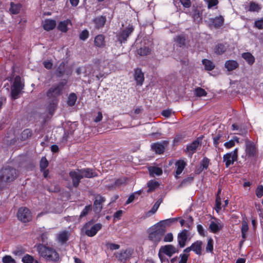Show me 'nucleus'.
I'll return each mask as SVG.
<instances>
[{"label": "nucleus", "instance_id": "nucleus-1", "mask_svg": "<svg viewBox=\"0 0 263 263\" xmlns=\"http://www.w3.org/2000/svg\"><path fill=\"white\" fill-rule=\"evenodd\" d=\"M36 251L40 257L47 261L56 262L60 259L58 253L52 247L40 243L36 246Z\"/></svg>", "mask_w": 263, "mask_h": 263}, {"label": "nucleus", "instance_id": "nucleus-2", "mask_svg": "<svg viewBox=\"0 0 263 263\" xmlns=\"http://www.w3.org/2000/svg\"><path fill=\"white\" fill-rule=\"evenodd\" d=\"M18 175L17 171L9 166L3 167L0 171V190L3 187V183L12 182Z\"/></svg>", "mask_w": 263, "mask_h": 263}, {"label": "nucleus", "instance_id": "nucleus-3", "mask_svg": "<svg viewBox=\"0 0 263 263\" xmlns=\"http://www.w3.org/2000/svg\"><path fill=\"white\" fill-rule=\"evenodd\" d=\"M165 232L166 229L156 227L155 224L149 230L148 239L156 247L160 242Z\"/></svg>", "mask_w": 263, "mask_h": 263}, {"label": "nucleus", "instance_id": "nucleus-4", "mask_svg": "<svg viewBox=\"0 0 263 263\" xmlns=\"http://www.w3.org/2000/svg\"><path fill=\"white\" fill-rule=\"evenodd\" d=\"M67 83L65 79L62 80L58 84H54L47 91V97L50 99H55L63 93L65 86Z\"/></svg>", "mask_w": 263, "mask_h": 263}, {"label": "nucleus", "instance_id": "nucleus-5", "mask_svg": "<svg viewBox=\"0 0 263 263\" xmlns=\"http://www.w3.org/2000/svg\"><path fill=\"white\" fill-rule=\"evenodd\" d=\"M92 221H89L86 223L82 228V230L85 234L89 237L95 236L102 227V224L100 223H96L92 226Z\"/></svg>", "mask_w": 263, "mask_h": 263}, {"label": "nucleus", "instance_id": "nucleus-6", "mask_svg": "<svg viewBox=\"0 0 263 263\" xmlns=\"http://www.w3.org/2000/svg\"><path fill=\"white\" fill-rule=\"evenodd\" d=\"M184 12L191 16L195 22L199 23L202 22V10L200 7L193 5L191 8V11L187 9Z\"/></svg>", "mask_w": 263, "mask_h": 263}, {"label": "nucleus", "instance_id": "nucleus-7", "mask_svg": "<svg viewBox=\"0 0 263 263\" xmlns=\"http://www.w3.org/2000/svg\"><path fill=\"white\" fill-rule=\"evenodd\" d=\"M134 30V26L133 25H129L125 29H123L117 34V40L120 44L125 43Z\"/></svg>", "mask_w": 263, "mask_h": 263}, {"label": "nucleus", "instance_id": "nucleus-8", "mask_svg": "<svg viewBox=\"0 0 263 263\" xmlns=\"http://www.w3.org/2000/svg\"><path fill=\"white\" fill-rule=\"evenodd\" d=\"M23 88V86L21 81V77L16 76L14 80L13 85L11 87V96L13 99L18 98L21 90Z\"/></svg>", "mask_w": 263, "mask_h": 263}, {"label": "nucleus", "instance_id": "nucleus-9", "mask_svg": "<svg viewBox=\"0 0 263 263\" xmlns=\"http://www.w3.org/2000/svg\"><path fill=\"white\" fill-rule=\"evenodd\" d=\"M238 158V148H236L231 152L228 153L223 156V162H225L226 167H229L230 165H233Z\"/></svg>", "mask_w": 263, "mask_h": 263}, {"label": "nucleus", "instance_id": "nucleus-10", "mask_svg": "<svg viewBox=\"0 0 263 263\" xmlns=\"http://www.w3.org/2000/svg\"><path fill=\"white\" fill-rule=\"evenodd\" d=\"M17 216L19 220L23 222L30 221L32 216L30 210L27 208H21L18 209Z\"/></svg>", "mask_w": 263, "mask_h": 263}, {"label": "nucleus", "instance_id": "nucleus-11", "mask_svg": "<svg viewBox=\"0 0 263 263\" xmlns=\"http://www.w3.org/2000/svg\"><path fill=\"white\" fill-rule=\"evenodd\" d=\"M159 251L170 257L175 253H177L178 250L177 248L172 245H166L161 246Z\"/></svg>", "mask_w": 263, "mask_h": 263}, {"label": "nucleus", "instance_id": "nucleus-12", "mask_svg": "<svg viewBox=\"0 0 263 263\" xmlns=\"http://www.w3.org/2000/svg\"><path fill=\"white\" fill-rule=\"evenodd\" d=\"M80 170H72L69 172V176L72 180V185L74 187H77L82 179V175L80 172Z\"/></svg>", "mask_w": 263, "mask_h": 263}, {"label": "nucleus", "instance_id": "nucleus-13", "mask_svg": "<svg viewBox=\"0 0 263 263\" xmlns=\"http://www.w3.org/2000/svg\"><path fill=\"white\" fill-rule=\"evenodd\" d=\"M246 152L249 157H254L256 155L257 149L254 142L249 140L246 141Z\"/></svg>", "mask_w": 263, "mask_h": 263}, {"label": "nucleus", "instance_id": "nucleus-14", "mask_svg": "<svg viewBox=\"0 0 263 263\" xmlns=\"http://www.w3.org/2000/svg\"><path fill=\"white\" fill-rule=\"evenodd\" d=\"M105 200V198L100 195H97L96 196L95 200L93 203V210L96 213H98L101 211L102 209V203Z\"/></svg>", "mask_w": 263, "mask_h": 263}, {"label": "nucleus", "instance_id": "nucleus-15", "mask_svg": "<svg viewBox=\"0 0 263 263\" xmlns=\"http://www.w3.org/2000/svg\"><path fill=\"white\" fill-rule=\"evenodd\" d=\"M167 143V142L165 141L162 142L154 143L151 145V148L156 154H162L164 152L165 146Z\"/></svg>", "mask_w": 263, "mask_h": 263}, {"label": "nucleus", "instance_id": "nucleus-16", "mask_svg": "<svg viewBox=\"0 0 263 263\" xmlns=\"http://www.w3.org/2000/svg\"><path fill=\"white\" fill-rule=\"evenodd\" d=\"M187 239V230L184 229L178 234L177 240L180 248H183L185 246Z\"/></svg>", "mask_w": 263, "mask_h": 263}, {"label": "nucleus", "instance_id": "nucleus-17", "mask_svg": "<svg viewBox=\"0 0 263 263\" xmlns=\"http://www.w3.org/2000/svg\"><path fill=\"white\" fill-rule=\"evenodd\" d=\"M80 172L81 174L82 179L83 178H90L97 176V173L93 171V170L90 168H85L79 169Z\"/></svg>", "mask_w": 263, "mask_h": 263}, {"label": "nucleus", "instance_id": "nucleus-18", "mask_svg": "<svg viewBox=\"0 0 263 263\" xmlns=\"http://www.w3.org/2000/svg\"><path fill=\"white\" fill-rule=\"evenodd\" d=\"M177 220V218H169L165 220H161L156 223L155 225L156 227L159 228H162V229H165L166 227L171 226L173 223Z\"/></svg>", "mask_w": 263, "mask_h": 263}, {"label": "nucleus", "instance_id": "nucleus-19", "mask_svg": "<svg viewBox=\"0 0 263 263\" xmlns=\"http://www.w3.org/2000/svg\"><path fill=\"white\" fill-rule=\"evenodd\" d=\"M134 78L137 85H142L144 80V73L140 68L135 70Z\"/></svg>", "mask_w": 263, "mask_h": 263}, {"label": "nucleus", "instance_id": "nucleus-20", "mask_svg": "<svg viewBox=\"0 0 263 263\" xmlns=\"http://www.w3.org/2000/svg\"><path fill=\"white\" fill-rule=\"evenodd\" d=\"M203 243L200 240H197L191 245V249L197 255H200L202 254Z\"/></svg>", "mask_w": 263, "mask_h": 263}, {"label": "nucleus", "instance_id": "nucleus-21", "mask_svg": "<svg viewBox=\"0 0 263 263\" xmlns=\"http://www.w3.org/2000/svg\"><path fill=\"white\" fill-rule=\"evenodd\" d=\"M175 165L176 167L175 177L177 178L178 176L180 175L183 171L186 166V163L184 160H180L176 161Z\"/></svg>", "mask_w": 263, "mask_h": 263}, {"label": "nucleus", "instance_id": "nucleus-22", "mask_svg": "<svg viewBox=\"0 0 263 263\" xmlns=\"http://www.w3.org/2000/svg\"><path fill=\"white\" fill-rule=\"evenodd\" d=\"M56 26V22L53 20L46 19L43 23L44 29L46 31L53 29Z\"/></svg>", "mask_w": 263, "mask_h": 263}, {"label": "nucleus", "instance_id": "nucleus-23", "mask_svg": "<svg viewBox=\"0 0 263 263\" xmlns=\"http://www.w3.org/2000/svg\"><path fill=\"white\" fill-rule=\"evenodd\" d=\"M200 144V141L199 139H197L194 141L192 143L187 145L186 151L187 152L193 154L195 153L197 147L199 146Z\"/></svg>", "mask_w": 263, "mask_h": 263}, {"label": "nucleus", "instance_id": "nucleus-24", "mask_svg": "<svg viewBox=\"0 0 263 263\" xmlns=\"http://www.w3.org/2000/svg\"><path fill=\"white\" fill-rule=\"evenodd\" d=\"M239 66L238 62L235 60H228L225 62L224 67L228 71H231L236 69Z\"/></svg>", "mask_w": 263, "mask_h": 263}, {"label": "nucleus", "instance_id": "nucleus-25", "mask_svg": "<svg viewBox=\"0 0 263 263\" xmlns=\"http://www.w3.org/2000/svg\"><path fill=\"white\" fill-rule=\"evenodd\" d=\"M95 46L99 48H103L105 46V37L102 34L97 35L94 40Z\"/></svg>", "mask_w": 263, "mask_h": 263}, {"label": "nucleus", "instance_id": "nucleus-26", "mask_svg": "<svg viewBox=\"0 0 263 263\" xmlns=\"http://www.w3.org/2000/svg\"><path fill=\"white\" fill-rule=\"evenodd\" d=\"M71 24L70 20H66L60 22L58 26V28L59 30L63 32H66L68 30L67 26L69 24Z\"/></svg>", "mask_w": 263, "mask_h": 263}, {"label": "nucleus", "instance_id": "nucleus-27", "mask_svg": "<svg viewBox=\"0 0 263 263\" xmlns=\"http://www.w3.org/2000/svg\"><path fill=\"white\" fill-rule=\"evenodd\" d=\"M22 8V5L20 4H14L13 2L10 3V8L9 11L11 14H17L19 13Z\"/></svg>", "mask_w": 263, "mask_h": 263}, {"label": "nucleus", "instance_id": "nucleus-28", "mask_svg": "<svg viewBox=\"0 0 263 263\" xmlns=\"http://www.w3.org/2000/svg\"><path fill=\"white\" fill-rule=\"evenodd\" d=\"M93 22L95 24L96 27L99 29L104 26L106 22V18L105 16H100L95 18Z\"/></svg>", "mask_w": 263, "mask_h": 263}, {"label": "nucleus", "instance_id": "nucleus-29", "mask_svg": "<svg viewBox=\"0 0 263 263\" xmlns=\"http://www.w3.org/2000/svg\"><path fill=\"white\" fill-rule=\"evenodd\" d=\"M202 63L204 66L205 70L206 71H211L215 67V64L211 61L208 59L202 60Z\"/></svg>", "mask_w": 263, "mask_h": 263}, {"label": "nucleus", "instance_id": "nucleus-30", "mask_svg": "<svg viewBox=\"0 0 263 263\" xmlns=\"http://www.w3.org/2000/svg\"><path fill=\"white\" fill-rule=\"evenodd\" d=\"M209 228L213 233H216L222 229V226L219 222L217 223L212 221L210 223Z\"/></svg>", "mask_w": 263, "mask_h": 263}, {"label": "nucleus", "instance_id": "nucleus-31", "mask_svg": "<svg viewBox=\"0 0 263 263\" xmlns=\"http://www.w3.org/2000/svg\"><path fill=\"white\" fill-rule=\"evenodd\" d=\"M149 174L152 177L155 175L159 176L162 174V170L158 167L152 166L148 168Z\"/></svg>", "mask_w": 263, "mask_h": 263}, {"label": "nucleus", "instance_id": "nucleus-32", "mask_svg": "<svg viewBox=\"0 0 263 263\" xmlns=\"http://www.w3.org/2000/svg\"><path fill=\"white\" fill-rule=\"evenodd\" d=\"M242 57L249 65H252L255 62V58L250 52H245L242 54Z\"/></svg>", "mask_w": 263, "mask_h": 263}, {"label": "nucleus", "instance_id": "nucleus-33", "mask_svg": "<svg viewBox=\"0 0 263 263\" xmlns=\"http://www.w3.org/2000/svg\"><path fill=\"white\" fill-rule=\"evenodd\" d=\"M227 50V47L222 44H218L214 48V52L217 54H222Z\"/></svg>", "mask_w": 263, "mask_h": 263}, {"label": "nucleus", "instance_id": "nucleus-34", "mask_svg": "<svg viewBox=\"0 0 263 263\" xmlns=\"http://www.w3.org/2000/svg\"><path fill=\"white\" fill-rule=\"evenodd\" d=\"M186 37L184 35L181 34L177 36L174 39V41L179 47H182L185 45Z\"/></svg>", "mask_w": 263, "mask_h": 263}, {"label": "nucleus", "instance_id": "nucleus-35", "mask_svg": "<svg viewBox=\"0 0 263 263\" xmlns=\"http://www.w3.org/2000/svg\"><path fill=\"white\" fill-rule=\"evenodd\" d=\"M117 258L121 261H125L129 258L127 250L121 251L120 253L117 255Z\"/></svg>", "mask_w": 263, "mask_h": 263}, {"label": "nucleus", "instance_id": "nucleus-36", "mask_svg": "<svg viewBox=\"0 0 263 263\" xmlns=\"http://www.w3.org/2000/svg\"><path fill=\"white\" fill-rule=\"evenodd\" d=\"M147 184L148 187L147 191L148 193L154 191L159 185L158 182L154 180H150L147 182Z\"/></svg>", "mask_w": 263, "mask_h": 263}, {"label": "nucleus", "instance_id": "nucleus-37", "mask_svg": "<svg viewBox=\"0 0 263 263\" xmlns=\"http://www.w3.org/2000/svg\"><path fill=\"white\" fill-rule=\"evenodd\" d=\"M58 238L59 241L61 243H65L68 240L69 238L68 232L66 231H63L60 233L58 235Z\"/></svg>", "mask_w": 263, "mask_h": 263}, {"label": "nucleus", "instance_id": "nucleus-38", "mask_svg": "<svg viewBox=\"0 0 263 263\" xmlns=\"http://www.w3.org/2000/svg\"><path fill=\"white\" fill-rule=\"evenodd\" d=\"M194 179V176L191 175L188 176L187 177L184 178L182 182L180 183L179 185L180 187H184L185 186L188 185L192 183Z\"/></svg>", "mask_w": 263, "mask_h": 263}, {"label": "nucleus", "instance_id": "nucleus-39", "mask_svg": "<svg viewBox=\"0 0 263 263\" xmlns=\"http://www.w3.org/2000/svg\"><path fill=\"white\" fill-rule=\"evenodd\" d=\"M249 229L248 223L246 221H242L241 223V235L242 238L245 240L246 238V233Z\"/></svg>", "mask_w": 263, "mask_h": 263}, {"label": "nucleus", "instance_id": "nucleus-40", "mask_svg": "<svg viewBox=\"0 0 263 263\" xmlns=\"http://www.w3.org/2000/svg\"><path fill=\"white\" fill-rule=\"evenodd\" d=\"M261 7L257 3L252 1L250 3L249 11L251 12H258Z\"/></svg>", "mask_w": 263, "mask_h": 263}, {"label": "nucleus", "instance_id": "nucleus-41", "mask_svg": "<svg viewBox=\"0 0 263 263\" xmlns=\"http://www.w3.org/2000/svg\"><path fill=\"white\" fill-rule=\"evenodd\" d=\"M194 94L198 97H205L207 95L206 91L201 87H197L194 90Z\"/></svg>", "mask_w": 263, "mask_h": 263}, {"label": "nucleus", "instance_id": "nucleus-42", "mask_svg": "<svg viewBox=\"0 0 263 263\" xmlns=\"http://www.w3.org/2000/svg\"><path fill=\"white\" fill-rule=\"evenodd\" d=\"M77 99V97L75 93H70L68 98V100H67L68 104L70 106H73L76 103Z\"/></svg>", "mask_w": 263, "mask_h": 263}, {"label": "nucleus", "instance_id": "nucleus-43", "mask_svg": "<svg viewBox=\"0 0 263 263\" xmlns=\"http://www.w3.org/2000/svg\"><path fill=\"white\" fill-rule=\"evenodd\" d=\"M223 22L224 18L221 16L215 17L213 21V23L216 27L221 26L223 24Z\"/></svg>", "mask_w": 263, "mask_h": 263}, {"label": "nucleus", "instance_id": "nucleus-44", "mask_svg": "<svg viewBox=\"0 0 263 263\" xmlns=\"http://www.w3.org/2000/svg\"><path fill=\"white\" fill-rule=\"evenodd\" d=\"M65 71V64L62 62L56 70V74L58 77L62 76Z\"/></svg>", "mask_w": 263, "mask_h": 263}, {"label": "nucleus", "instance_id": "nucleus-45", "mask_svg": "<svg viewBox=\"0 0 263 263\" xmlns=\"http://www.w3.org/2000/svg\"><path fill=\"white\" fill-rule=\"evenodd\" d=\"M31 136L32 132L29 129H26L24 130L21 134V137L23 140H25L26 139L31 137Z\"/></svg>", "mask_w": 263, "mask_h": 263}, {"label": "nucleus", "instance_id": "nucleus-46", "mask_svg": "<svg viewBox=\"0 0 263 263\" xmlns=\"http://www.w3.org/2000/svg\"><path fill=\"white\" fill-rule=\"evenodd\" d=\"M137 52L140 55H146L150 52V49L146 47H142L138 50Z\"/></svg>", "mask_w": 263, "mask_h": 263}, {"label": "nucleus", "instance_id": "nucleus-47", "mask_svg": "<svg viewBox=\"0 0 263 263\" xmlns=\"http://www.w3.org/2000/svg\"><path fill=\"white\" fill-rule=\"evenodd\" d=\"M48 165V162L45 157L41 158L40 163L41 171H44Z\"/></svg>", "mask_w": 263, "mask_h": 263}, {"label": "nucleus", "instance_id": "nucleus-48", "mask_svg": "<svg viewBox=\"0 0 263 263\" xmlns=\"http://www.w3.org/2000/svg\"><path fill=\"white\" fill-rule=\"evenodd\" d=\"M92 208L91 205H86L80 215V218L86 216L88 213L91 211Z\"/></svg>", "mask_w": 263, "mask_h": 263}, {"label": "nucleus", "instance_id": "nucleus-49", "mask_svg": "<svg viewBox=\"0 0 263 263\" xmlns=\"http://www.w3.org/2000/svg\"><path fill=\"white\" fill-rule=\"evenodd\" d=\"M3 263H16V261L10 255H5L2 258Z\"/></svg>", "mask_w": 263, "mask_h": 263}, {"label": "nucleus", "instance_id": "nucleus-50", "mask_svg": "<svg viewBox=\"0 0 263 263\" xmlns=\"http://www.w3.org/2000/svg\"><path fill=\"white\" fill-rule=\"evenodd\" d=\"M22 261L24 263H33L34 261V258L33 256L29 254H26L22 258Z\"/></svg>", "mask_w": 263, "mask_h": 263}, {"label": "nucleus", "instance_id": "nucleus-51", "mask_svg": "<svg viewBox=\"0 0 263 263\" xmlns=\"http://www.w3.org/2000/svg\"><path fill=\"white\" fill-rule=\"evenodd\" d=\"M161 202L162 200H158L157 201H156L151 210L148 212V213L152 214L155 213L159 208Z\"/></svg>", "mask_w": 263, "mask_h": 263}, {"label": "nucleus", "instance_id": "nucleus-52", "mask_svg": "<svg viewBox=\"0 0 263 263\" xmlns=\"http://www.w3.org/2000/svg\"><path fill=\"white\" fill-rule=\"evenodd\" d=\"M206 251L208 252H212L213 251V240L211 238L208 239Z\"/></svg>", "mask_w": 263, "mask_h": 263}, {"label": "nucleus", "instance_id": "nucleus-53", "mask_svg": "<svg viewBox=\"0 0 263 263\" xmlns=\"http://www.w3.org/2000/svg\"><path fill=\"white\" fill-rule=\"evenodd\" d=\"M255 193L258 198H261L263 196V186L262 185H259L257 187Z\"/></svg>", "mask_w": 263, "mask_h": 263}, {"label": "nucleus", "instance_id": "nucleus-54", "mask_svg": "<svg viewBox=\"0 0 263 263\" xmlns=\"http://www.w3.org/2000/svg\"><path fill=\"white\" fill-rule=\"evenodd\" d=\"M215 204L216 208L215 210L217 212H218L221 210V198L219 196L216 195V200H215Z\"/></svg>", "mask_w": 263, "mask_h": 263}, {"label": "nucleus", "instance_id": "nucleus-55", "mask_svg": "<svg viewBox=\"0 0 263 263\" xmlns=\"http://www.w3.org/2000/svg\"><path fill=\"white\" fill-rule=\"evenodd\" d=\"M209 162L210 160L206 157H205L202 159L201 164V167H202V170L207 169L209 164Z\"/></svg>", "mask_w": 263, "mask_h": 263}, {"label": "nucleus", "instance_id": "nucleus-56", "mask_svg": "<svg viewBox=\"0 0 263 263\" xmlns=\"http://www.w3.org/2000/svg\"><path fill=\"white\" fill-rule=\"evenodd\" d=\"M189 255L188 254L182 253L180 255V259L179 263H186Z\"/></svg>", "mask_w": 263, "mask_h": 263}, {"label": "nucleus", "instance_id": "nucleus-57", "mask_svg": "<svg viewBox=\"0 0 263 263\" xmlns=\"http://www.w3.org/2000/svg\"><path fill=\"white\" fill-rule=\"evenodd\" d=\"M174 239L173 235L172 233H167L163 238L164 242H172Z\"/></svg>", "mask_w": 263, "mask_h": 263}, {"label": "nucleus", "instance_id": "nucleus-58", "mask_svg": "<svg viewBox=\"0 0 263 263\" xmlns=\"http://www.w3.org/2000/svg\"><path fill=\"white\" fill-rule=\"evenodd\" d=\"M254 25L259 29H263V17L256 20L254 23Z\"/></svg>", "mask_w": 263, "mask_h": 263}, {"label": "nucleus", "instance_id": "nucleus-59", "mask_svg": "<svg viewBox=\"0 0 263 263\" xmlns=\"http://www.w3.org/2000/svg\"><path fill=\"white\" fill-rule=\"evenodd\" d=\"M89 36V32L87 30H84L80 34V39L81 40L85 41Z\"/></svg>", "mask_w": 263, "mask_h": 263}, {"label": "nucleus", "instance_id": "nucleus-60", "mask_svg": "<svg viewBox=\"0 0 263 263\" xmlns=\"http://www.w3.org/2000/svg\"><path fill=\"white\" fill-rule=\"evenodd\" d=\"M208 4V9H211L214 6H216L218 4V0H208L206 1Z\"/></svg>", "mask_w": 263, "mask_h": 263}, {"label": "nucleus", "instance_id": "nucleus-61", "mask_svg": "<svg viewBox=\"0 0 263 263\" xmlns=\"http://www.w3.org/2000/svg\"><path fill=\"white\" fill-rule=\"evenodd\" d=\"M181 4L185 8H189L191 6V0H179Z\"/></svg>", "mask_w": 263, "mask_h": 263}, {"label": "nucleus", "instance_id": "nucleus-62", "mask_svg": "<svg viewBox=\"0 0 263 263\" xmlns=\"http://www.w3.org/2000/svg\"><path fill=\"white\" fill-rule=\"evenodd\" d=\"M222 135L218 133L216 136L213 138V143L215 147H217L219 144V141Z\"/></svg>", "mask_w": 263, "mask_h": 263}, {"label": "nucleus", "instance_id": "nucleus-63", "mask_svg": "<svg viewBox=\"0 0 263 263\" xmlns=\"http://www.w3.org/2000/svg\"><path fill=\"white\" fill-rule=\"evenodd\" d=\"M165 254H163L162 253H160V251L158 252V256L160 258L162 263H167L168 259L164 256Z\"/></svg>", "mask_w": 263, "mask_h": 263}, {"label": "nucleus", "instance_id": "nucleus-64", "mask_svg": "<svg viewBox=\"0 0 263 263\" xmlns=\"http://www.w3.org/2000/svg\"><path fill=\"white\" fill-rule=\"evenodd\" d=\"M234 141V140H230L228 142L224 143V146L228 149L231 148L235 146Z\"/></svg>", "mask_w": 263, "mask_h": 263}]
</instances>
